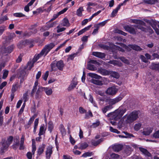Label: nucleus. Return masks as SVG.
Masks as SVG:
<instances>
[{"mask_svg": "<svg viewBox=\"0 0 159 159\" xmlns=\"http://www.w3.org/2000/svg\"><path fill=\"white\" fill-rule=\"evenodd\" d=\"M140 115L139 111L134 110L126 116L125 121L127 123H131L136 120L139 118V116Z\"/></svg>", "mask_w": 159, "mask_h": 159, "instance_id": "nucleus-1", "label": "nucleus"}, {"mask_svg": "<svg viewBox=\"0 0 159 159\" xmlns=\"http://www.w3.org/2000/svg\"><path fill=\"white\" fill-rule=\"evenodd\" d=\"M126 94L125 93H123L115 98L110 99L109 102L110 104L105 107L104 109H112L113 107L112 105L114 104L121 100Z\"/></svg>", "mask_w": 159, "mask_h": 159, "instance_id": "nucleus-2", "label": "nucleus"}, {"mask_svg": "<svg viewBox=\"0 0 159 159\" xmlns=\"http://www.w3.org/2000/svg\"><path fill=\"white\" fill-rule=\"evenodd\" d=\"M125 111V110H115L114 112L108 114V116L115 120H117L122 117Z\"/></svg>", "mask_w": 159, "mask_h": 159, "instance_id": "nucleus-3", "label": "nucleus"}, {"mask_svg": "<svg viewBox=\"0 0 159 159\" xmlns=\"http://www.w3.org/2000/svg\"><path fill=\"white\" fill-rule=\"evenodd\" d=\"M55 46V44L53 43H51L46 45L42 50V53L43 52L45 55H46Z\"/></svg>", "mask_w": 159, "mask_h": 159, "instance_id": "nucleus-4", "label": "nucleus"}, {"mask_svg": "<svg viewBox=\"0 0 159 159\" xmlns=\"http://www.w3.org/2000/svg\"><path fill=\"white\" fill-rule=\"evenodd\" d=\"M117 91L118 89L113 86L108 88L106 91V93L108 95H113L116 94Z\"/></svg>", "mask_w": 159, "mask_h": 159, "instance_id": "nucleus-5", "label": "nucleus"}, {"mask_svg": "<svg viewBox=\"0 0 159 159\" xmlns=\"http://www.w3.org/2000/svg\"><path fill=\"white\" fill-rule=\"evenodd\" d=\"M52 146L50 145L48 147L46 151V158L48 159H49L51 156V155L52 153Z\"/></svg>", "mask_w": 159, "mask_h": 159, "instance_id": "nucleus-6", "label": "nucleus"}, {"mask_svg": "<svg viewBox=\"0 0 159 159\" xmlns=\"http://www.w3.org/2000/svg\"><path fill=\"white\" fill-rule=\"evenodd\" d=\"M43 91V87H39L35 95V98L36 99H39L41 98V93Z\"/></svg>", "mask_w": 159, "mask_h": 159, "instance_id": "nucleus-7", "label": "nucleus"}, {"mask_svg": "<svg viewBox=\"0 0 159 159\" xmlns=\"http://www.w3.org/2000/svg\"><path fill=\"white\" fill-rule=\"evenodd\" d=\"M116 44H119L122 47H120L119 46H116V49L119 51H121L122 52H124L125 51L124 49H125L128 50L127 48L128 47L125 44L122 43H117Z\"/></svg>", "mask_w": 159, "mask_h": 159, "instance_id": "nucleus-8", "label": "nucleus"}, {"mask_svg": "<svg viewBox=\"0 0 159 159\" xmlns=\"http://www.w3.org/2000/svg\"><path fill=\"white\" fill-rule=\"evenodd\" d=\"M124 28L126 31L131 34H135L136 33V31L134 28L131 26H126L124 27Z\"/></svg>", "mask_w": 159, "mask_h": 159, "instance_id": "nucleus-9", "label": "nucleus"}, {"mask_svg": "<svg viewBox=\"0 0 159 159\" xmlns=\"http://www.w3.org/2000/svg\"><path fill=\"white\" fill-rule=\"evenodd\" d=\"M51 66V71H56L57 70L58 68L57 66V61L56 60L53 61L50 64Z\"/></svg>", "mask_w": 159, "mask_h": 159, "instance_id": "nucleus-10", "label": "nucleus"}, {"mask_svg": "<svg viewBox=\"0 0 159 159\" xmlns=\"http://www.w3.org/2000/svg\"><path fill=\"white\" fill-rule=\"evenodd\" d=\"M43 91H44L48 96L50 95L52 93L53 91L52 89L51 88L43 87Z\"/></svg>", "mask_w": 159, "mask_h": 159, "instance_id": "nucleus-11", "label": "nucleus"}, {"mask_svg": "<svg viewBox=\"0 0 159 159\" xmlns=\"http://www.w3.org/2000/svg\"><path fill=\"white\" fill-rule=\"evenodd\" d=\"M92 55L97 57L102 58L105 56V54L104 53L98 52H93Z\"/></svg>", "mask_w": 159, "mask_h": 159, "instance_id": "nucleus-12", "label": "nucleus"}, {"mask_svg": "<svg viewBox=\"0 0 159 159\" xmlns=\"http://www.w3.org/2000/svg\"><path fill=\"white\" fill-rule=\"evenodd\" d=\"M15 36V34L14 33H11L9 36L6 38V42L4 43L3 42V44H4V45L5 46L6 45H7V44L9 43L10 40Z\"/></svg>", "mask_w": 159, "mask_h": 159, "instance_id": "nucleus-13", "label": "nucleus"}, {"mask_svg": "<svg viewBox=\"0 0 159 159\" xmlns=\"http://www.w3.org/2000/svg\"><path fill=\"white\" fill-rule=\"evenodd\" d=\"M57 64L58 69L60 70H62L64 66L63 61L61 60L58 61H57Z\"/></svg>", "mask_w": 159, "mask_h": 159, "instance_id": "nucleus-14", "label": "nucleus"}, {"mask_svg": "<svg viewBox=\"0 0 159 159\" xmlns=\"http://www.w3.org/2000/svg\"><path fill=\"white\" fill-rule=\"evenodd\" d=\"M152 130L153 129L152 128L150 127L148 128L144 129L143 133L145 135H148L152 132Z\"/></svg>", "mask_w": 159, "mask_h": 159, "instance_id": "nucleus-15", "label": "nucleus"}, {"mask_svg": "<svg viewBox=\"0 0 159 159\" xmlns=\"http://www.w3.org/2000/svg\"><path fill=\"white\" fill-rule=\"evenodd\" d=\"M46 130V128L45 127L44 125H42L39 129V136L45 133Z\"/></svg>", "mask_w": 159, "mask_h": 159, "instance_id": "nucleus-16", "label": "nucleus"}, {"mask_svg": "<svg viewBox=\"0 0 159 159\" xmlns=\"http://www.w3.org/2000/svg\"><path fill=\"white\" fill-rule=\"evenodd\" d=\"M45 147V145L44 144H42V145L39 147L37 151L38 155H40L43 153Z\"/></svg>", "mask_w": 159, "mask_h": 159, "instance_id": "nucleus-17", "label": "nucleus"}, {"mask_svg": "<svg viewBox=\"0 0 159 159\" xmlns=\"http://www.w3.org/2000/svg\"><path fill=\"white\" fill-rule=\"evenodd\" d=\"M9 146L7 145L6 143H2V147L1 148L0 151V153L1 154H3V153L7 150V148Z\"/></svg>", "mask_w": 159, "mask_h": 159, "instance_id": "nucleus-18", "label": "nucleus"}, {"mask_svg": "<svg viewBox=\"0 0 159 159\" xmlns=\"http://www.w3.org/2000/svg\"><path fill=\"white\" fill-rule=\"evenodd\" d=\"M14 48V46L13 45H12L11 46H9L7 48H5L4 51V52L7 54L6 55L11 53L12 52Z\"/></svg>", "mask_w": 159, "mask_h": 159, "instance_id": "nucleus-19", "label": "nucleus"}, {"mask_svg": "<svg viewBox=\"0 0 159 159\" xmlns=\"http://www.w3.org/2000/svg\"><path fill=\"white\" fill-rule=\"evenodd\" d=\"M77 84V82L76 80H73L71 84L70 85L68 88V90H70L73 89L76 87Z\"/></svg>", "mask_w": 159, "mask_h": 159, "instance_id": "nucleus-20", "label": "nucleus"}, {"mask_svg": "<svg viewBox=\"0 0 159 159\" xmlns=\"http://www.w3.org/2000/svg\"><path fill=\"white\" fill-rule=\"evenodd\" d=\"M90 81L91 83L97 85H103V83H102V81L98 80L92 79L90 80Z\"/></svg>", "mask_w": 159, "mask_h": 159, "instance_id": "nucleus-21", "label": "nucleus"}, {"mask_svg": "<svg viewBox=\"0 0 159 159\" xmlns=\"http://www.w3.org/2000/svg\"><path fill=\"white\" fill-rule=\"evenodd\" d=\"M139 149L141 152L146 156L148 157L151 156V155L150 153L146 149L142 148H140Z\"/></svg>", "mask_w": 159, "mask_h": 159, "instance_id": "nucleus-22", "label": "nucleus"}, {"mask_svg": "<svg viewBox=\"0 0 159 159\" xmlns=\"http://www.w3.org/2000/svg\"><path fill=\"white\" fill-rule=\"evenodd\" d=\"M35 0H31L24 7V10L26 12L30 11L29 7L31 6L34 2Z\"/></svg>", "mask_w": 159, "mask_h": 159, "instance_id": "nucleus-23", "label": "nucleus"}, {"mask_svg": "<svg viewBox=\"0 0 159 159\" xmlns=\"http://www.w3.org/2000/svg\"><path fill=\"white\" fill-rule=\"evenodd\" d=\"M143 2L145 3L154 4L156 3L159 2L158 0H143Z\"/></svg>", "mask_w": 159, "mask_h": 159, "instance_id": "nucleus-24", "label": "nucleus"}, {"mask_svg": "<svg viewBox=\"0 0 159 159\" xmlns=\"http://www.w3.org/2000/svg\"><path fill=\"white\" fill-rule=\"evenodd\" d=\"M78 146V148L79 149L83 150L88 147V144L86 143H83L79 144Z\"/></svg>", "mask_w": 159, "mask_h": 159, "instance_id": "nucleus-25", "label": "nucleus"}, {"mask_svg": "<svg viewBox=\"0 0 159 159\" xmlns=\"http://www.w3.org/2000/svg\"><path fill=\"white\" fill-rule=\"evenodd\" d=\"M38 84V80H37L35 81L34 85L33 87V89L31 91V96H33L34 93L36 91L37 89V86Z\"/></svg>", "mask_w": 159, "mask_h": 159, "instance_id": "nucleus-26", "label": "nucleus"}, {"mask_svg": "<svg viewBox=\"0 0 159 159\" xmlns=\"http://www.w3.org/2000/svg\"><path fill=\"white\" fill-rule=\"evenodd\" d=\"M109 63L112 64L115 66H122V64L118 61L116 60H111L108 62Z\"/></svg>", "mask_w": 159, "mask_h": 159, "instance_id": "nucleus-27", "label": "nucleus"}, {"mask_svg": "<svg viewBox=\"0 0 159 159\" xmlns=\"http://www.w3.org/2000/svg\"><path fill=\"white\" fill-rule=\"evenodd\" d=\"M128 46L129 47L136 51H140L142 50V49L140 47L137 45L130 44Z\"/></svg>", "mask_w": 159, "mask_h": 159, "instance_id": "nucleus-28", "label": "nucleus"}, {"mask_svg": "<svg viewBox=\"0 0 159 159\" xmlns=\"http://www.w3.org/2000/svg\"><path fill=\"white\" fill-rule=\"evenodd\" d=\"M133 23L136 24L145 25V23L143 21L136 19H133L132 20Z\"/></svg>", "mask_w": 159, "mask_h": 159, "instance_id": "nucleus-29", "label": "nucleus"}, {"mask_svg": "<svg viewBox=\"0 0 159 159\" xmlns=\"http://www.w3.org/2000/svg\"><path fill=\"white\" fill-rule=\"evenodd\" d=\"M150 68L154 70H158L159 69V63L158 64L152 63Z\"/></svg>", "mask_w": 159, "mask_h": 159, "instance_id": "nucleus-30", "label": "nucleus"}, {"mask_svg": "<svg viewBox=\"0 0 159 159\" xmlns=\"http://www.w3.org/2000/svg\"><path fill=\"white\" fill-rule=\"evenodd\" d=\"M44 55H45L44 53L43 52L42 53L41 51L39 54L37 55H35L34 58L33 59V60L34 61V62H35L41 57Z\"/></svg>", "mask_w": 159, "mask_h": 159, "instance_id": "nucleus-31", "label": "nucleus"}, {"mask_svg": "<svg viewBox=\"0 0 159 159\" xmlns=\"http://www.w3.org/2000/svg\"><path fill=\"white\" fill-rule=\"evenodd\" d=\"M70 25V24L68 20L66 18H64L62 20V25L64 26L69 27Z\"/></svg>", "mask_w": 159, "mask_h": 159, "instance_id": "nucleus-32", "label": "nucleus"}, {"mask_svg": "<svg viewBox=\"0 0 159 159\" xmlns=\"http://www.w3.org/2000/svg\"><path fill=\"white\" fill-rule=\"evenodd\" d=\"M84 11L83 7H80L76 11V15L79 16H82V12Z\"/></svg>", "mask_w": 159, "mask_h": 159, "instance_id": "nucleus-33", "label": "nucleus"}, {"mask_svg": "<svg viewBox=\"0 0 159 159\" xmlns=\"http://www.w3.org/2000/svg\"><path fill=\"white\" fill-rule=\"evenodd\" d=\"M120 8V7L118 5L117 7L112 11L111 13V16L112 17H115Z\"/></svg>", "mask_w": 159, "mask_h": 159, "instance_id": "nucleus-34", "label": "nucleus"}, {"mask_svg": "<svg viewBox=\"0 0 159 159\" xmlns=\"http://www.w3.org/2000/svg\"><path fill=\"white\" fill-rule=\"evenodd\" d=\"M25 140V138L23 136H22L20 141V147L19 149L20 150L23 149L24 148V143Z\"/></svg>", "mask_w": 159, "mask_h": 159, "instance_id": "nucleus-35", "label": "nucleus"}, {"mask_svg": "<svg viewBox=\"0 0 159 159\" xmlns=\"http://www.w3.org/2000/svg\"><path fill=\"white\" fill-rule=\"evenodd\" d=\"M122 147L120 145H117L113 146V148L114 151L118 152L120 150L122 149Z\"/></svg>", "mask_w": 159, "mask_h": 159, "instance_id": "nucleus-36", "label": "nucleus"}, {"mask_svg": "<svg viewBox=\"0 0 159 159\" xmlns=\"http://www.w3.org/2000/svg\"><path fill=\"white\" fill-rule=\"evenodd\" d=\"M88 75L89 76L93 78L92 79L95 78L96 79H99L101 77L100 76L98 75L97 74L93 73H89Z\"/></svg>", "mask_w": 159, "mask_h": 159, "instance_id": "nucleus-37", "label": "nucleus"}, {"mask_svg": "<svg viewBox=\"0 0 159 159\" xmlns=\"http://www.w3.org/2000/svg\"><path fill=\"white\" fill-rule=\"evenodd\" d=\"M103 141V139H101L97 141H95L94 140H92V144L94 146H97L100 143Z\"/></svg>", "mask_w": 159, "mask_h": 159, "instance_id": "nucleus-38", "label": "nucleus"}, {"mask_svg": "<svg viewBox=\"0 0 159 159\" xmlns=\"http://www.w3.org/2000/svg\"><path fill=\"white\" fill-rule=\"evenodd\" d=\"M111 76L116 79H118L120 75L119 73L117 72L113 71L111 73Z\"/></svg>", "mask_w": 159, "mask_h": 159, "instance_id": "nucleus-39", "label": "nucleus"}, {"mask_svg": "<svg viewBox=\"0 0 159 159\" xmlns=\"http://www.w3.org/2000/svg\"><path fill=\"white\" fill-rule=\"evenodd\" d=\"M142 126V124L141 123L136 124L134 127V129L136 131H138L140 129Z\"/></svg>", "mask_w": 159, "mask_h": 159, "instance_id": "nucleus-40", "label": "nucleus"}, {"mask_svg": "<svg viewBox=\"0 0 159 159\" xmlns=\"http://www.w3.org/2000/svg\"><path fill=\"white\" fill-rule=\"evenodd\" d=\"M48 129L50 131V132L51 133L53 129V123L52 121H49L48 123Z\"/></svg>", "mask_w": 159, "mask_h": 159, "instance_id": "nucleus-41", "label": "nucleus"}, {"mask_svg": "<svg viewBox=\"0 0 159 159\" xmlns=\"http://www.w3.org/2000/svg\"><path fill=\"white\" fill-rule=\"evenodd\" d=\"M35 62H34L33 60L32 61H29L27 63V68L29 70H30L31 68L33 66Z\"/></svg>", "mask_w": 159, "mask_h": 159, "instance_id": "nucleus-42", "label": "nucleus"}, {"mask_svg": "<svg viewBox=\"0 0 159 159\" xmlns=\"http://www.w3.org/2000/svg\"><path fill=\"white\" fill-rule=\"evenodd\" d=\"M3 110H0V125H2L3 122V117L2 116Z\"/></svg>", "mask_w": 159, "mask_h": 159, "instance_id": "nucleus-43", "label": "nucleus"}, {"mask_svg": "<svg viewBox=\"0 0 159 159\" xmlns=\"http://www.w3.org/2000/svg\"><path fill=\"white\" fill-rule=\"evenodd\" d=\"M32 42V41L31 40H26L22 42V43H21V44L24 45L25 46L28 45L29 46V45L31 44V43Z\"/></svg>", "mask_w": 159, "mask_h": 159, "instance_id": "nucleus-44", "label": "nucleus"}, {"mask_svg": "<svg viewBox=\"0 0 159 159\" xmlns=\"http://www.w3.org/2000/svg\"><path fill=\"white\" fill-rule=\"evenodd\" d=\"M87 69L92 71H95L96 70V68L95 67L94 65L91 64H89L88 65Z\"/></svg>", "mask_w": 159, "mask_h": 159, "instance_id": "nucleus-45", "label": "nucleus"}, {"mask_svg": "<svg viewBox=\"0 0 159 159\" xmlns=\"http://www.w3.org/2000/svg\"><path fill=\"white\" fill-rule=\"evenodd\" d=\"M120 59L124 63L127 64H129V61L127 59H126L124 57H121L120 58Z\"/></svg>", "mask_w": 159, "mask_h": 159, "instance_id": "nucleus-46", "label": "nucleus"}, {"mask_svg": "<svg viewBox=\"0 0 159 159\" xmlns=\"http://www.w3.org/2000/svg\"><path fill=\"white\" fill-rule=\"evenodd\" d=\"M13 137L12 136H10L7 139V141L5 143H6L7 145L9 146L11 143Z\"/></svg>", "mask_w": 159, "mask_h": 159, "instance_id": "nucleus-47", "label": "nucleus"}, {"mask_svg": "<svg viewBox=\"0 0 159 159\" xmlns=\"http://www.w3.org/2000/svg\"><path fill=\"white\" fill-rule=\"evenodd\" d=\"M14 16L17 17H21L25 16V15L21 13H16L13 14Z\"/></svg>", "mask_w": 159, "mask_h": 159, "instance_id": "nucleus-48", "label": "nucleus"}, {"mask_svg": "<svg viewBox=\"0 0 159 159\" xmlns=\"http://www.w3.org/2000/svg\"><path fill=\"white\" fill-rule=\"evenodd\" d=\"M110 130L112 132L116 133L118 134H120V131H118L117 129L113 128L112 127L110 126L109 127Z\"/></svg>", "mask_w": 159, "mask_h": 159, "instance_id": "nucleus-49", "label": "nucleus"}, {"mask_svg": "<svg viewBox=\"0 0 159 159\" xmlns=\"http://www.w3.org/2000/svg\"><path fill=\"white\" fill-rule=\"evenodd\" d=\"M115 33L121 34L124 36H126L127 33L124 32L122 30H119L117 29L115 30Z\"/></svg>", "mask_w": 159, "mask_h": 159, "instance_id": "nucleus-50", "label": "nucleus"}, {"mask_svg": "<svg viewBox=\"0 0 159 159\" xmlns=\"http://www.w3.org/2000/svg\"><path fill=\"white\" fill-rule=\"evenodd\" d=\"M3 71L4 72L3 73L2 78L3 79H5L8 75V71L7 70H4Z\"/></svg>", "mask_w": 159, "mask_h": 159, "instance_id": "nucleus-51", "label": "nucleus"}, {"mask_svg": "<svg viewBox=\"0 0 159 159\" xmlns=\"http://www.w3.org/2000/svg\"><path fill=\"white\" fill-rule=\"evenodd\" d=\"M101 73L103 75H107L108 74V72L107 70L104 69H101L100 70Z\"/></svg>", "mask_w": 159, "mask_h": 159, "instance_id": "nucleus-52", "label": "nucleus"}, {"mask_svg": "<svg viewBox=\"0 0 159 159\" xmlns=\"http://www.w3.org/2000/svg\"><path fill=\"white\" fill-rule=\"evenodd\" d=\"M111 158L114 159H117L119 157V156L116 153H112L111 155Z\"/></svg>", "mask_w": 159, "mask_h": 159, "instance_id": "nucleus-53", "label": "nucleus"}, {"mask_svg": "<svg viewBox=\"0 0 159 159\" xmlns=\"http://www.w3.org/2000/svg\"><path fill=\"white\" fill-rule=\"evenodd\" d=\"M57 33H59L61 32H62L66 30V28L64 27H62L61 28H60V27L59 25H58L57 27Z\"/></svg>", "mask_w": 159, "mask_h": 159, "instance_id": "nucleus-54", "label": "nucleus"}, {"mask_svg": "<svg viewBox=\"0 0 159 159\" xmlns=\"http://www.w3.org/2000/svg\"><path fill=\"white\" fill-rule=\"evenodd\" d=\"M100 124V122L98 120L96 121V122L94 123L93 124L92 126L93 127L95 128L98 126Z\"/></svg>", "mask_w": 159, "mask_h": 159, "instance_id": "nucleus-55", "label": "nucleus"}, {"mask_svg": "<svg viewBox=\"0 0 159 159\" xmlns=\"http://www.w3.org/2000/svg\"><path fill=\"white\" fill-rule=\"evenodd\" d=\"M49 75V72L47 71L46 72L45 74L43 75L42 77L43 79L45 80H47L48 77Z\"/></svg>", "mask_w": 159, "mask_h": 159, "instance_id": "nucleus-56", "label": "nucleus"}, {"mask_svg": "<svg viewBox=\"0 0 159 159\" xmlns=\"http://www.w3.org/2000/svg\"><path fill=\"white\" fill-rule=\"evenodd\" d=\"M89 101L93 104L94 105L95 107H96V104L94 102H93V98L92 95L90 94L89 95Z\"/></svg>", "mask_w": 159, "mask_h": 159, "instance_id": "nucleus-57", "label": "nucleus"}, {"mask_svg": "<svg viewBox=\"0 0 159 159\" xmlns=\"http://www.w3.org/2000/svg\"><path fill=\"white\" fill-rule=\"evenodd\" d=\"M151 26L155 30L157 34L159 35V30L156 27L155 25H152Z\"/></svg>", "mask_w": 159, "mask_h": 159, "instance_id": "nucleus-58", "label": "nucleus"}, {"mask_svg": "<svg viewBox=\"0 0 159 159\" xmlns=\"http://www.w3.org/2000/svg\"><path fill=\"white\" fill-rule=\"evenodd\" d=\"M93 115L92 112L89 110L88 111L86 112V117H92Z\"/></svg>", "mask_w": 159, "mask_h": 159, "instance_id": "nucleus-59", "label": "nucleus"}, {"mask_svg": "<svg viewBox=\"0 0 159 159\" xmlns=\"http://www.w3.org/2000/svg\"><path fill=\"white\" fill-rule=\"evenodd\" d=\"M152 56L153 58V59L156 58L159 59V55L158 53H154L152 54Z\"/></svg>", "mask_w": 159, "mask_h": 159, "instance_id": "nucleus-60", "label": "nucleus"}, {"mask_svg": "<svg viewBox=\"0 0 159 159\" xmlns=\"http://www.w3.org/2000/svg\"><path fill=\"white\" fill-rule=\"evenodd\" d=\"M6 27L2 26L0 27V35L2 34L3 31L5 30Z\"/></svg>", "mask_w": 159, "mask_h": 159, "instance_id": "nucleus-61", "label": "nucleus"}, {"mask_svg": "<svg viewBox=\"0 0 159 159\" xmlns=\"http://www.w3.org/2000/svg\"><path fill=\"white\" fill-rule=\"evenodd\" d=\"M92 153H89V152H87L84 153L82 156V157H86L87 156H90Z\"/></svg>", "mask_w": 159, "mask_h": 159, "instance_id": "nucleus-62", "label": "nucleus"}, {"mask_svg": "<svg viewBox=\"0 0 159 159\" xmlns=\"http://www.w3.org/2000/svg\"><path fill=\"white\" fill-rule=\"evenodd\" d=\"M140 58L143 62L146 63L148 62V60L143 55H141Z\"/></svg>", "mask_w": 159, "mask_h": 159, "instance_id": "nucleus-63", "label": "nucleus"}, {"mask_svg": "<svg viewBox=\"0 0 159 159\" xmlns=\"http://www.w3.org/2000/svg\"><path fill=\"white\" fill-rule=\"evenodd\" d=\"M153 136L155 138H159V130L157 131L153 134Z\"/></svg>", "mask_w": 159, "mask_h": 159, "instance_id": "nucleus-64", "label": "nucleus"}]
</instances>
